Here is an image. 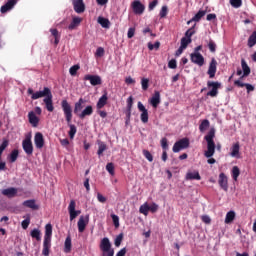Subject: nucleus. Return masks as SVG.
<instances>
[{"label": "nucleus", "mask_w": 256, "mask_h": 256, "mask_svg": "<svg viewBox=\"0 0 256 256\" xmlns=\"http://www.w3.org/2000/svg\"><path fill=\"white\" fill-rule=\"evenodd\" d=\"M187 147H189V140L187 138H183L174 144L172 151L174 153H179V151L187 149Z\"/></svg>", "instance_id": "8"}, {"label": "nucleus", "mask_w": 256, "mask_h": 256, "mask_svg": "<svg viewBox=\"0 0 256 256\" xmlns=\"http://www.w3.org/2000/svg\"><path fill=\"white\" fill-rule=\"evenodd\" d=\"M18 157H19V151L18 150H13L10 154L11 163H15L17 161Z\"/></svg>", "instance_id": "44"}, {"label": "nucleus", "mask_w": 256, "mask_h": 256, "mask_svg": "<svg viewBox=\"0 0 256 256\" xmlns=\"http://www.w3.org/2000/svg\"><path fill=\"white\" fill-rule=\"evenodd\" d=\"M132 9L136 15H143L145 11V6L141 2L135 0L132 3Z\"/></svg>", "instance_id": "16"}, {"label": "nucleus", "mask_w": 256, "mask_h": 256, "mask_svg": "<svg viewBox=\"0 0 256 256\" xmlns=\"http://www.w3.org/2000/svg\"><path fill=\"white\" fill-rule=\"evenodd\" d=\"M149 211V204L147 202L140 206L139 212L142 213V215H145V217L149 215Z\"/></svg>", "instance_id": "37"}, {"label": "nucleus", "mask_w": 256, "mask_h": 256, "mask_svg": "<svg viewBox=\"0 0 256 256\" xmlns=\"http://www.w3.org/2000/svg\"><path fill=\"white\" fill-rule=\"evenodd\" d=\"M34 145L36 149H43L45 146V138L41 132H37L34 136Z\"/></svg>", "instance_id": "13"}, {"label": "nucleus", "mask_w": 256, "mask_h": 256, "mask_svg": "<svg viewBox=\"0 0 256 256\" xmlns=\"http://www.w3.org/2000/svg\"><path fill=\"white\" fill-rule=\"evenodd\" d=\"M215 73H217V60L215 58H212L209 64L208 72L210 79H213L215 77Z\"/></svg>", "instance_id": "15"}, {"label": "nucleus", "mask_w": 256, "mask_h": 256, "mask_svg": "<svg viewBox=\"0 0 256 256\" xmlns=\"http://www.w3.org/2000/svg\"><path fill=\"white\" fill-rule=\"evenodd\" d=\"M128 39H133L135 37V28H129L127 33Z\"/></svg>", "instance_id": "62"}, {"label": "nucleus", "mask_w": 256, "mask_h": 256, "mask_svg": "<svg viewBox=\"0 0 256 256\" xmlns=\"http://www.w3.org/2000/svg\"><path fill=\"white\" fill-rule=\"evenodd\" d=\"M97 200L99 201V203H106L107 202V198L105 196H103L101 193L97 194Z\"/></svg>", "instance_id": "64"}, {"label": "nucleus", "mask_w": 256, "mask_h": 256, "mask_svg": "<svg viewBox=\"0 0 256 256\" xmlns=\"http://www.w3.org/2000/svg\"><path fill=\"white\" fill-rule=\"evenodd\" d=\"M207 87L210 91L207 93L208 97H217L219 95V88L221 87V83L208 81Z\"/></svg>", "instance_id": "6"}, {"label": "nucleus", "mask_w": 256, "mask_h": 256, "mask_svg": "<svg viewBox=\"0 0 256 256\" xmlns=\"http://www.w3.org/2000/svg\"><path fill=\"white\" fill-rule=\"evenodd\" d=\"M131 109H133V96L128 97L127 99V118L131 117Z\"/></svg>", "instance_id": "33"}, {"label": "nucleus", "mask_w": 256, "mask_h": 256, "mask_svg": "<svg viewBox=\"0 0 256 256\" xmlns=\"http://www.w3.org/2000/svg\"><path fill=\"white\" fill-rule=\"evenodd\" d=\"M159 47H161V42L160 41H156L154 44H152L151 42L148 43V49L150 51H153V49H159Z\"/></svg>", "instance_id": "45"}, {"label": "nucleus", "mask_w": 256, "mask_h": 256, "mask_svg": "<svg viewBox=\"0 0 256 256\" xmlns=\"http://www.w3.org/2000/svg\"><path fill=\"white\" fill-rule=\"evenodd\" d=\"M84 81H89L90 85L93 87H96V85H101L103 83V80L101 79V76L99 75H91L87 74L83 78Z\"/></svg>", "instance_id": "9"}, {"label": "nucleus", "mask_w": 256, "mask_h": 256, "mask_svg": "<svg viewBox=\"0 0 256 256\" xmlns=\"http://www.w3.org/2000/svg\"><path fill=\"white\" fill-rule=\"evenodd\" d=\"M239 151H240V145H239V142H236L230 148V157H235L236 159H239Z\"/></svg>", "instance_id": "24"}, {"label": "nucleus", "mask_w": 256, "mask_h": 256, "mask_svg": "<svg viewBox=\"0 0 256 256\" xmlns=\"http://www.w3.org/2000/svg\"><path fill=\"white\" fill-rule=\"evenodd\" d=\"M91 115H93V106L89 105L85 107L83 112H80V114H78V117L79 119H85V117H89Z\"/></svg>", "instance_id": "23"}, {"label": "nucleus", "mask_w": 256, "mask_h": 256, "mask_svg": "<svg viewBox=\"0 0 256 256\" xmlns=\"http://www.w3.org/2000/svg\"><path fill=\"white\" fill-rule=\"evenodd\" d=\"M103 55H105V49L103 47L97 48L95 56L96 57H103Z\"/></svg>", "instance_id": "58"}, {"label": "nucleus", "mask_w": 256, "mask_h": 256, "mask_svg": "<svg viewBox=\"0 0 256 256\" xmlns=\"http://www.w3.org/2000/svg\"><path fill=\"white\" fill-rule=\"evenodd\" d=\"M193 35H195V30L192 28L188 29L186 32H185V37L186 39H191V37H193Z\"/></svg>", "instance_id": "56"}, {"label": "nucleus", "mask_w": 256, "mask_h": 256, "mask_svg": "<svg viewBox=\"0 0 256 256\" xmlns=\"http://www.w3.org/2000/svg\"><path fill=\"white\" fill-rule=\"evenodd\" d=\"M30 235L33 239H36V241H41V230L35 228L30 232Z\"/></svg>", "instance_id": "38"}, {"label": "nucleus", "mask_w": 256, "mask_h": 256, "mask_svg": "<svg viewBox=\"0 0 256 256\" xmlns=\"http://www.w3.org/2000/svg\"><path fill=\"white\" fill-rule=\"evenodd\" d=\"M77 225H78L79 233H83V231H85V228L87 227V225H89V215L80 216Z\"/></svg>", "instance_id": "14"}, {"label": "nucleus", "mask_w": 256, "mask_h": 256, "mask_svg": "<svg viewBox=\"0 0 256 256\" xmlns=\"http://www.w3.org/2000/svg\"><path fill=\"white\" fill-rule=\"evenodd\" d=\"M75 207H77V204L75 203V200H71L68 206V212L70 215V221H73L74 219H77L79 215H81V210H75Z\"/></svg>", "instance_id": "7"}, {"label": "nucleus", "mask_w": 256, "mask_h": 256, "mask_svg": "<svg viewBox=\"0 0 256 256\" xmlns=\"http://www.w3.org/2000/svg\"><path fill=\"white\" fill-rule=\"evenodd\" d=\"M215 129L212 128L208 134L205 136V141L207 143V151H205L204 156L209 159L215 155Z\"/></svg>", "instance_id": "2"}, {"label": "nucleus", "mask_w": 256, "mask_h": 256, "mask_svg": "<svg viewBox=\"0 0 256 256\" xmlns=\"http://www.w3.org/2000/svg\"><path fill=\"white\" fill-rule=\"evenodd\" d=\"M186 179H188V180L195 179L196 181H201V175H199V173L197 171L196 172H188L186 174Z\"/></svg>", "instance_id": "32"}, {"label": "nucleus", "mask_w": 256, "mask_h": 256, "mask_svg": "<svg viewBox=\"0 0 256 256\" xmlns=\"http://www.w3.org/2000/svg\"><path fill=\"white\" fill-rule=\"evenodd\" d=\"M230 5H232V7H235V9H239V7H241V5H242V1L241 0H230Z\"/></svg>", "instance_id": "55"}, {"label": "nucleus", "mask_w": 256, "mask_h": 256, "mask_svg": "<svg viewBox=\"0 0 256 256\" xmlns=\"http://www.w3.org/2000/svg\"><path fill=\"white\" fill-rule=\"evenodd\" d=\"M191 41H192L191 38H187V37L181 38L180 47L187 49Z\"/></svg>", "instance_id": "41"}, {"label": "nucleus", "mask_w": 256, "mask_h": 256, "mask_svg": "<svg viewBox=\"0 0 256 256\" xmlns=\"http://www.w3.org/2000/svg\"><path fill=\"white\" fill-rule=\"evenodd\" d=\"M209 120L205 119L201 122V124L199 125V131L201 133H205V131H207V129H209Z\"/></svg>", "instance_id": "39"}, {"label": "nucleus", "mask_w": 256, "mask_h": 256, "mask_svg": "<svg viewBox=\"0 0 256 256\" xmlns=\"http://www.w3.org/2000/svg\"><path fill=\"white\" fill-rule=\"evenodd\" d=\"M122 242H123V234L121 233L114 240L115 247H121Z\"/></svg>", "instance_id": "46"}, {"label": "nucleus", "mask_w": 256, "mask_h": 256, "mask_svg": "<svg viewBox=\"0 0 256 256\" xmlns=\"http://www.w3.org/2000/svg\"><path fill=\"white\" fill-rule=\"evenodd\" d=\"M105 151H107V145L104 142H98V151H97V155H99V157H101V155H103V153H105Z\"/></svg>", "instance_id": "35"}, {"label": "nucleus", "mask_w": 256, "mask_h": 256, "mask_svg": "<svg viewBox=\"0 0 256 256\" xmlns=\"http://www.w3.org/2000/svg\"><path fill=\"white\" fill-rule=\"evenodd\" d=\"M62 111L65 115L67 123H71L73 119V108H71V104L67 100H62L61 102Z\"/></svg>", "instance_id": "5"}, {"label": "nucleus", "mask_w": 256, "mask_h": 256, "mask_svg": "<svg viewBox=\"0 0 256 256\" xmlns=\"http://www.w3.org/2000/svg\"><path fill=\"white\" fill-rule=\"evenodd\" d=\"M28 95H31V99L36 101V99H43V103L46 105L47 111L53 113L55 111V107L53 106V93H51V89L49 87H44L43 90H39L34 92L32 88H28L27 90Z\"/></svg>", "instance_id": "1"}, {"label": "nucleus", "mask_w": 256, "mask_h": 256, "mask_svg": "<svg viewBox=\"0 0 256 256\" xmlns=\"http://www.w3.org/2000/svg\"><path fill=\"white\" fill-rule=\"evenodd\" d=\"M83 105H85V100L83 98H80L74 105V114L79 117L81 114V111H83Z\"/></svg>", "instance_id": "20"}, {"label": "nucleus", "mask_w": 256, "mask_h": 256, "mask_svg": "<svg viewBox=\"0 0 256 256\" xmlns=\"http://www.w3.org/2000/svg\"><path fill=\"white\" fill-rule=\"evenodd\" d=\"M31 223V218L29 216L26 217L25 220L22 221V229H27Z\"/></svg>", "instance_id": "54"}, {"label": "nucleus", "mask_w": 256, "mask_h": 256, "mask_svg": "<svg viewBox=\"0 0 256 256\" xmlns=\"http://www.w3.org/2000/svg\"><path fill=\"white\" fill-rule=\"evenodd\" d=\"M22 147L26 155H33V142L31 141V137H26L23 140Z\"/></svg>", "instance_id": "11"}, {"label": "nucleus", "mask_w": 256, "mask_h": 256, "mask_svg": "<svg viewBox=\"0 0 256 256\" xmlns=\"http://www.w3.org/2000/svg\"><path fill=\"white\" fill-rule=\"evenodd\" d=\"M79 69H80L79 65H74V66L70 67V69H69L70 75H72V77H75V75H77V72L79 71Z\"/></svg>", "instance_id": "48"}, {"label": "nucleus", "mask_w": 256, "mask_h": 256, "mask_svg": "<svg viewBox=\"0 0 256 256\" xmlns=\"http://www.w3.org/2000/svg\"><path fill=\"white\" fill-rule=\"evenodd\" d=\"M149 211H151V213H157V211H159V205H157L156 203H152L149 206Z\"/></svg>", "instance_id": "59"}, {"label": "nucleus", "mask_w": 256, "mask_h": 256, "mask_svg": "<svg viewBox=\"0 0 256 256\" xmlns=\"http://www.w3.org/2000/svg\"><path fill=\"white\" fill-rule=\"evenodd\" d=\"M111 218L114 224V227H119V216H117L116 214H111Z\"/></svg>", "instance_id": "57"}, {"label": "nucleus", "mask_w": 256, "mask_h": 256, "mask_svg": "<svg viewBox=\"0 0 256 256\" xmlns=\"http://www.w3.org/2000/svg\"><path fill=\"white\" fill-rule=\"evenodd\" d=\"M256 45V31H254L248 38V47H255Z\"/></svg>", "instance_id": "40"}, {"label": "nucleus", "mask_w": 256, "mask_h": 256, "mask_svg": "<svg viewBox=\"0 0 256 256\" xmlns=\"http://www.w3.org/2000/svg\"><path fill=\"white\" fill-rule=\"evenodd\" d=\"M106 171H108L110 175H115V166L113 165V163H108L106 165Z\"/></svg>", "instance_id": "50"}, {"label": "nucleus", "mask_w": 256, "mask_h": 256, "mask_svg": "<svg viewBox=\"0 0 256 256\" xmlns=\"http://www.w3.org/2000/svg\"><path fill=\"white\" fill-rule=\"evenodd\" d=\"M161 147L162 149H164V151H167V149L169 148V144H167V138H162Z\"/></svg>", "instance_id": "61"}, {"label": "nucleus", "mask_w": 256, "mask_h": 256, "mask_svg": "<svg viewBox=\"0 0 256 256\" xmlns=\"http://www.w3.org/2000/svg\"><path fill=\"white\" fill-rule=\"evenodd\" d=\"M203 223H206V225H210L211 224V217H209L208 215H203L201 217Z\"/></svg>", "instance_id": "63"}, {"label": "nucleus", "mask_w": 256, "mask_h": 256, "mask_svg": "<svg viewBox=\"0 0 256 256\" xmlns=\"http://www.w3.org/2000/svg\"><path fill=\"white\" fill-rule=\"evenodd\" d=\"M159 5V1L153 0L152 2L149 3L148 10L153 11Z\"/></svg>", "instance_id": "60"}, {"label": "nucleus", "mask_w": 256, "mask_h": 256, "mask_svg": "<svg viewBox=\"0 0 256 256\" xmlns=\"http://www.w3.org/2000/svg\"><path fill=\"white\" fill-rule=\"evenodd\" d=\"M15 5H17V0H8L6 4L1 7L0 11L1 13H7V11H11Z\"/></svg>", "instance_id": "21"}, {"label": "nucleus", "mask_w": 256, "mask_h": 256, "mask_svg": "<svg viewBox=\"0 0 256 256\" xmlns=\"http://www.w3.org/2000/svg\"><path fill=\"white\" fill-rule=\"evenodd\" d=\"M70 131H69V137L70 139H74L75 138V134L77 133V127H75V125L70 124Z\"/></svg>", "instance_id": "43"}, {"label": "nucleus", "mask_w": 256, "mask_h": 256, "mask_svg": "<svg viewBox=\"0 0 256 256\" xmlns=\"http://www.w3.org/2000/svg\"><path fill=\"white\" fill-rule=\"evenodd\" d=\"M71 247H72V244H71V236H68V237L65 239V243H64V252H65V253H71Z\"/></svg>", "instance_id": "34"}, {"label": "nucleus", "mask_w": 256, "mask_h": 256, "mask_svg": "<svg viewBox=\"0 0 256 256\" xmlns=\"http://www.w3.org/2000/svg\"><path fill=\"white\" fill-rule=\"evenodd\" d=\"M206 13L207 12L203 10L198 11V13L191 20L187 22V24L190 25L191 23H193V21L195 22L201 21V18L205 17Z\"/></svg>", "instance_id": "28"}, {"label": "nucleus", "mask_w": 256, "mask_h": 256, "mask_svg": "<svg viewBox=\"0 0 256 256\" xmlns=\"http://www.w3.org/2000/svg\"><path fill=\"white\" fill-rule=\"evenodd\" d=\"M208 49L211 53H215V51L217 50V44H215L213 40H210V42L208 43Z\"/></svg>", "instance_id": "51"}, {"label": "nucleus", "mask_w": 256, "mask_h": 256, "mask_svg": "<svg viewBox=\"0 0 256 256\" xmlns=\"http://www.w3.org/2000/svg\"><path fill=\"white\" fill-rule=\"evenodd\" d=\"M9 147V141L4 140L2 144L0 145V160H1V155H3V151Z\"/></svg>", "instance_id": "49"}, {"label": "nucleus", "mask_w": 256, "mask_h": 256, "mask_svg": "<svg viewBox=\"0 0 256 256\" xmlns=\"http://www.w3.org/2000/svg\"><path fill=\"white\" fill-rule=\"evenodd\" d=\"M107 94L102 95L97 102V109H103L107 105Z\"/></svg>", "instance_id": "31"}, {"label": "nucleus", "mask_w": 256, "mask_h": 256, "mask_svg": "<svg viewBox=\"0 0 256 256\" xmlns=\"http://www.w3.org/2000/svg\"><path fill=\"white\" fill-rule=\"evenodd\" d=\"M143 155H144V157L147 159V161H149L150 163H152V161H153V155L151 154V152H149V150H143Z\"/></svg>", "instance_id": "52"}, {"label": "nucleus", "mask_w": 256, "mask_h": 256, "mask_svg": "<svg viewBox=\"0 0 256 256\" xmlns=\"http://www.w3.org/2000/svg\"><path fill=\"white\" fill-rule=\"evenodd\" d=\"M239 175H241V171L239 170V167L234 166L232 168V177L234 181H237V179L239 178Z\"/></svg>", "instance_id": "42"}, {"label": "nucleus", "mask_w": 256, "mask_h": 256, "mask_svg": "<svg viewBox=\"0 0 256 256\" xmlns=\"http://www.w3.org/2000/svg\"><path fill=\"white\" fill-rule=\"evenodd\" d=\"M24 207H28V209H32L33 211H37L39 209V205L35 202V200H26L22 203Z\"/></svg>", "instance_id": "26"}, {"label": "nucleus", "mask_w": 256, "mask_h": 256, "mask_svg": "<svg viewBox=\"0 0 256 256\" xmlns=\"http://www.w3.org/2000/svg\"><path fill=\"white\" fill-rule=\"evenodd\" d=\"M218 183L223 191L229 190V184L225 173H220Z\"/></svg>", "instance_id": "17"}, {"label": "nucleus", "mask_w": 256, "mask_h": 256, "mask_svg": "<svg viewBox=\"0 0 256 256\" xmlns=\"http://www.w3.org/2000/svg\"><path fill=\"white\" fill-rule=\"evenodd\" d=\"M234 220H235V211H229L226 214L225 223L229 225V223H233Z\"/></svg>", "instance_id": "36"}, {"label": "nucleus", "mask_w": 256, "mask_h": 256, "mask_svg": "<svg viewBox=\"0 0 256 256\" xmlns=\"http://www.w3.org/2000/svg\"><path fill=\"white\" fill-rule=\"evenodd\" d=\"M73 7L76 13L85 12V3H83V0H73Z\"/></svg>", "instance_id": "18"}, {"label": "nucleus", "mask_w": 256, "mask_h": 256, "mask_svg": "<svg viewBox=\"0 0 256 256\" xmlns=\"http://www.w3.org/2000/svg\"><path fill=\"white\" fill-rule=\"evenodd\" d=\"M138 110L141 111L140 119L142 123H149V112L143 103L138 102Z\"/></svg>", "instance_id": "12"}, {"label": "nucleus", "mask_w": 256, "mask_h": 256, "mask_svg": "<svg viewBox=\"0 0 256 256\" xmlns=\"http://www.w3.org/2000/svg\"><path fill=\"white\" fill-rule=\"evenodd\" d=\"M141 85H142L143 91H147L149 89V79L142 78L141 79Z\"/></svg>", "instance_id": "47"}, {"label": "nucleus", "mask_w": 256, "mask_h": 256, "mask_svg": "<svg viewBox=\"0 0 256 256\" xmlns=\"http://www.w3.org/2000/svg\"><path fill=\"white\" fill-rule=\"evenodd\" d=\"M241 67L243 75L240 77V79H243V77H249V75H251V68L249 65H247V61H245V59L241 60Z\"/></svg>", "instance_id": "22"}, {"label": "nucleus", "mask_w": 256, "mask_h": 256, "mask_svg": "<svg viewBox=\"0 0 256 256\" xmlns=\"http://www.w3.org/2000/svg\"><path fill=\"white\" fill-rule=\"evenodd\" d=\"M81 21H83L81 17H73L72 22L68 26V29L70 31H74V29H77L78 25H81Z\"/></svg>", "instance_id": "27"}, {"label": "nucleus", "mask_w": 256, "mask_h": 256, "mask_svg": "<svg viewBox=\"0 0 256 256\" xmlns=\"http://www.w3.org/2000/svg\"><path fill=\"white\" fill-rule=\"evenodd\" d=\"M2 195H5L6 197H15L17 195V188H8L2 190Z\"/></svg>", "instance_id": "29"}, {"label": "nucleus", "mask_w": 256, "mask_h": 256, "mask_svg": "<svg viewBox=\"0 0 256 256\" xmlns=\"http://www.w3.org/2000/svg\"><path fill=\"white\" fill-rule=\"evenodd\" d=\"M190 59L192 63L198 65V67H203V65H205V58L201 53H191Z\"/></svg>", "instance_id": "10"}, {"label": "nucleus", "mask_w": 256, "mask_h": 256, "mask_svg": "<svg viewBox=\"0 0 256 256\" xmlns=\"http://www.w3.org/2000/svg\"><path fill=\"white\" fill-rule=\"evenodd\" d=\"M100 249L102 251V256H114L115 250L111 248V241L109 238L105 237L100 242Z\"/></svg>", "instance_id": "4"}, {"label": "nucleus", "mask_w": 256, "mask_h": 256, "mask_svg": "<svg viewBox=\"0 0 256 256\" xmlns=\"http://www.w3.org/2000/svg\"><path fill=\"white\" fill-rule=\"evenodd\" d=\"M28 119H29V123H30V125H32V127H37V125H39V118L37 117V115H35V112H33V111L29 112Z\"/></svg>", "instance_id": "25"}, {"label": "nucleus", "mask_w": 256, "mask_h": 256, "mask_svg": "<svg viewBox=\"0 0 256 256\" xmlns=\"http://www.w3.org/2000/svg\"><path fill=\"white\" fill-rule=\"evenodd\" d=\"M149 103L152 105V107L157 109L159 103H161V94L159 93V91H156L154 93L153 97L150 98Z\"/></svg>", "instance_id": "19"}, {"label": "nucleus", "mask_w": 256, "mask_h": 256, "mask_svg": "<svg viewBox=\"0 0 256 256\" xmlns=\"http://www.w3.org/2000/svg\"><path fill=\"white\" fill-rule=\"evenodd\" d=\"M167 13H169V9L167 8V6H162L160 10L161 19H163L164 17H167Z\"/></svg>", "instance_id": "53"}, {"label": "nucleus", "mask_w": 256, "mask_h": 256, "mask_svg": "<svg viewBox=\"0 0 256 256\" xmlns=\"http://www.w3.org/2000/svg\"><path fill=\"white\" fill-rule=\"evenodd\" d=\"M98 23L99 25H101V27H103V29H109L111 25V22L109 21V19L104 17H98Z\"/></svg>", "instance_id": "30"}, {"label": "nucleus", "mask_w": 256, "mask_h": 256, "mask_svg": "<svg viewBox=\"0 0 256 256\" xmlns=\"http://www.w3.org/2000/svg\"><path fill=\"white\" fill-rule=\"evenodd\" d=\"M53 235V226L51 224H46L45 235L43 241L42 255L49 256V250L51 249V237Z\"/></svg>", "instance_id": "3"}]
</instances>
